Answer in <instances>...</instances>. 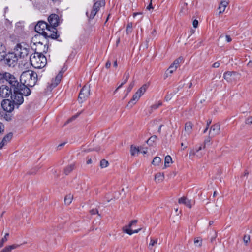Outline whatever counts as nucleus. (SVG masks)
Instances as JSON below:
<instances>
[{"label": "nucleus", "mask_w": 252, "mask_h": 252, "mask_svg": "<svg viewBox=\"0 0 252 252\" xmlns=\"http://www.w3.org/2000/svg\"><path fill=\"white\" fill-rule=\"evenodd\" d=\"M109 163L105 159H102L100 161V166L102 168H105L108 166Z\"/></svg>", "instance_id": "obj_36"}, {"label": "nucleus", "mask_w": 252, "mask_h": 252, "mask_svg": "<svg viewBox=\"0 0 252 252\" xmlns=\"http://www.w3.org/2000/svg\"><path fill=\"white\" fill-rule=\"evenodd\" d=\"M141 13H133V17H135L137 15H141Z\"/></svg>", "instance_id": "obj_61"}, {"label": "nucleus", "mask_w": 252, "mask_h": 252, "mask_svg": "<svg viewBox=\"0 0 252 252\" xmlns=\"http://www.w3.org/2000/svg\"><path fill=\"white\" fill-rule=\"evenodd\" d=\"M11 94V89H10L7 86L3 85L0 87V95L2 98L8 97Z\"/></svg>", "instance_id": "obj_15"}, {"label": "nucleus", "mask_w": 252, "mask_h": 252, "mask_svg": "<svg viewBox=\"0 0 252 252\" xmlns=\"http://www.w3.org/2000/svg\"><path fill=\"white\" fill-rule=\"evenodd\" d=\"M95 1L94 5L93 6V9L91 12L90 15H88V12H86V15L89 19H93L95 15L96 14L97 12L99 10V9L101 7L104 6L105 4L104 0H101L100 1H96L95 0H94Z\"/></svg>", "instance_id": "obj_8"}, {"label": "nucleus", "mask_w": 252, "mask_h": 252, "mask_svg": "<svg viewBox=\"0 0 252 252\" xmlns=\"http://www.w3.org/2000/svg\"><path fill=\"white\" fill-rule=\"evenodd\" d=\"M211 122H212V120H207V124H206V128L203 131V133H205L207 132V131L208 130V129L209 128V126L211 124Z\"/></svg>", "instance_id": "obj_44"}, {"label": "nucleus", "mask_w": 252, "mask_h": 252, "mask_svg": "<svg viewBox=\"0 0 252 252\" xmlns=\"http://www.w3.org/2000/svg\"><path fill=\"white\" fill-rule=\"evenodd\" d=\"M220 133V125L217 123L211 126L209 132V135L214 137Z\"/></svg>", "instance_id": "obj_14"}, {"label": "nucleus", "mask_w": 252, "mask_h": 252, "mask_svg": "<svg viewBox=\"0 0 252 252\" xmlns=\"http://www.w3.org/2000/svg\"><path fill=\"white\" fill-rule=\"evenodd\" d=\"M140 230H141V229H139L137 230L132 231L130 229L126 228V227H124L123 228V232L125 233H126L129 235H132L133 233H138Z\"/></svg>", "instance_id": "obj_23"}, {"label": "nucleus", "mask_w": 252, "mask_h": 252, "mask_svg": "<svg viewBox=\"0 0 252 252\" xmlns=\"http://www.w3.org/2000/svg\"><path fill=\"white\" fill-rule=\"evenodd\" d=\"M15 50L17 55H19L20 58L25 59V61L30 60L29 56V51L30 48L27 45L25 44L22 45L21 44H18L16 45Z\"/></svg>", "instance_id": "obj_4"}, {"label": "nucleus", "mask_w": 252, "mask_h": 252, "mask_svg": "<svg viewBox=\"0 0 252 252\" xmlns=\"http://www.w3.org/2000/svg\"><path fill=\"white\" fill-rule=\"evenodd\" d=\"M211 137H212L209 135V136L205 139L204 142L203 148H205L206 146H209L211 144Z\"/></svg>", "instance_id": "obj_28"}, {"label": "nucleus", "mask_w": 252, "mask_h": 252, "mask_svg": "<svg viewBox=\"0 0 252 252\" xmlns=\"http://www.w3.org/2000/svg\"><path fill=\"white\" fill-rule=\"evenodd\" d=\"M156 32V31L155 30H154L152 32L151 34L155 36Z\"/></svg>", "instance_id": "obj_62"}, {"label": "nucleus", "mask_w": 252, "mask_h": 252, "mask_svg": "<svg viewBox=\"0 0 252 252\" xmlns=\"http://www.w3.org/2000/svg\"><path fill=\"white\" fill-rule=\"evenodd\" d=\"M20 83L19 87L22 85L25 88L33 87L37 81V74L32 70H27L23 72L20 76Z\"/></svg>", "instance_id": "obj_1"}, {"label": "nucleus", "mask_w": 252, "mask_h": 252, "mask_svg": "<svg viewBox=\"0 0 252 252\" xmlns=\"http://www.w3.org/2000/svg\"><path fill=\"white\" fill-rule=\"evenodd\" d=\"M90 86L85 85L81 90L78 96V100L82 103L90 95Z\"/></svg>", "instance_id": "obj_12"}, {"label": "nucleus", "mask_w": 252, "mask_h": 252, "mask_svg": "<svg viewBox=\"0 0 252 252\" xmlns=\"http://www.w3.org/2000/svg\"><path fill=\"white\" fill-rule=\"evenodd\" d=\"M182 60H183V59H182V57H179L178 59H177L176 60H175L173 62V63H172L171 65H172L173 66H175V65L176 68H177L178 65H179V64L180 63V62H181Z\"/></svg>", "instance_id": "obj_35"}, {"label": "nucleus", "mask_w": 252, "mask_h": 252, "mask_svg": "<svg viewBox=\"0 0 252 252\" xmlns=\"http://www.w3.org/2000/svg\"><path fill=\"white\" fill-rule=\"evenodd\" d=\"M228 4V2L226 0L222 1L220 4L218 9L220 10L219 13H222L225 10L226 7Z\"/></svg>", "instance_id": "obj_19"}, {"label": "nucleus", "mask_w": 252, "mask_h": 252, "mask_svg": "<svg viewBox=\"0 0 252 252\" xmlns=\"http://www.w3.org/2000/svg\"><path fill=\"white\" fill-rule=\"evenodd\" d=\"M250 237L249 235H245L244 236V238H243V241L244 242L247 244L248 243V242L250 241Z\"/></svg>", "instance_id": "obj_48"}, {"label": "nucleus", "mask_w": 252, "mask_h": 252, "mask_svg": "<svg viewBox=\"0 0 252 252\" xmlns=\"http://www.w3.org/2000/svg\"><path fill=\"white\" fill-rule=\"evenodd\" d=\"M146 9L147 10H150V9H153V7L152 6V0H151V2H150V3L149 4V5L147 7Z\"/></svg>", "instance_id": "obj_54"}, {"label": "nucleus", "mask_w": 252, "mask_h": 252, "mask_svg": "<svg viewBox=\"0 0 252 252\" xmlns=\"http://www.w3.org/2000/svg\"><path fill=\"white\" fill-rule=\"evenodd\" d=\"M74 166V165L71 164V165L66 167L64 169V173L66 175H68L73 170Z\"/></svg>", "instance_id": "obj_32"}, {"label": "nucleus", "mask_w": 252, "mask_h": 252, "mask_svg": "<svg viewBox=\"0 0 252 252\" xmlns=\"http://www.w3.org/2000/svg\"><path fill=\"white\" fill-rule=\"evenodd\" d=\"M63 77V72L61 71L56 76L54 80H52V82L50 85V88L51 89L57 86L60 82L61 79Z\"/></svg>", "instance_id": "obj_17"}, {"label": "nucleus", "mask_w": 252, "mask_h": 252, "mask_svg": "<svg viewBox=\"0 0 252 252\" xmlns=\"http://www.w3.org/2000/svg\"><path fill=\"white\" fill-rule=\"evenodd\" d=\"M42 35L45 38H51L52 39H56L58 37L57 30L54 27H50L48 26Z\"/></svg>", "instance_id": "obj_11"}, {"label": "nucleus", "mask_w": 252, "mask_h": 252, "mask_svg": "<svg viewBox=\"0 0 252 252\" xmlns=\"http://www.w3.org/2000/svg\"><path fill=\"white\" fill-rule=\"evenodd\" d=\"M48 27V25L46 22L42 21H39L35 26V31L39 33L40 35H35L34 40L39 38Z\"/></svg>", "instance_id": "obj_9"}, {"label": "nucleus", "mask_w": 252, "mask_h": 252, "mask_svg": "<svg viewBox=\"0 0 252 252\" xmlns=\"http://www.w3.org/2000/svg\"><path fill=\"white\" fill-rule=\"evenodd\" d=\"M81 113V112H79V113H77L76 115L73 116L71 118H70L68 120V121H67V123H68L71 121H72L73 120H75L76 118H77L78 117V116Z\"/></svg>", "instance_id": "obj_41"}, {"label": "nucleus", "mask_w": 252, "mask_h": 252, "mask_svg": "<svg viewBox=\"0 0 252 252\" xmlns=\"http://www.w3.org/2000/svg\"><path fill=\"white\" fill-rule=\"evenodd\" d=\"M30 61L35 68H42L47 64L46 58L41 52H35L30 57Z\"/></svg>", "instance_id": "obj_3"}, {"label": "nucleus", "mask_w": 252, "mask_h": 252, "mask_svg": "<svg viewBox=\"0 0 252 252\" xmlns=\"http://www.w3.org/2000/svg\"><path fill=\"white\" fill-rule=\"evenodd\" d=\"M157 136H156V135L152 136L151 137H150L149 138V139L147 141V143L149 144H150V142H154L157 139Z\"/></svg>", "instance_id": "obj_43"}, {"label": "nucleus", "mask_w": 252, "mask_h": 252, "mask_svg": "<svg viewBox=\"0 0 252 252\" xmlns=\"http://www.w3.org/2000/svg\"><path fill=\"white\" fill-rule=\"evenodd\" d=\"M132 23H128L126 28V32L127 33L132 32Z\"/></svg>", "instance_id": "obj_40"}, {"label": "nucleus", "mask_w": 252, "mask_h": 252, "mask_svg": "<svg viewBox=\"0 0 252 252\" xmlns=\"http://www.w3.org/2000/svg\"><path fill=\"white\" fill-rule=\"evenodd\" d=\"M20 246V245L13 244L11 245H8L3 248L0 252H11L13 249H16Z\"/></svg>", "instance_id": "obj_20"}, {"label": "nucleus", "mask_w": 252, "mask_h": 252, "mask_svg": "<svg viewBox=\"0 0 252 252\" xmlns=\"http://www.w3.org/2000/svg\"><path fill=\"white\" fill-rule=\"evenodd\" d=\"M193 26L194 27V28H196L198 26V20H194V21H193Z\"/></svg>", "instance_id": "obj_51"}, {"label": "nucleus", "mask_w": 252, "mask_h": 252, "mask_svg": "<svg viewBox=\"0 0 252 252\" xmlns=\"http://www.w3.org/2000/svg\"><path fill=\"white\" fill-rule=\"evenodd\" d=\"M134 82H131L129 86L128 87V88H127V93H129L132 90V89L133 88V87H134Z\"/></svg>", "instance_id": "obj_45"}, {"label": "nucleus", "mask_w": 252, "mask_h": 252, "mask_svg": "<svg viewBox=\"0 0 252 252\" xmlns=\"http://www.w3.org/2000/svg\"><path fill=\"white\" fill-rule=\"evenodd\" d=\"M81 113V112H79V113H77L76 115L73 116L71 118H70L68 120V121H67V123H68L71 121H72L73 120H75L76 118H77L78 117V116Z\"/></svg>", "instance_id": "obj_42"}, {"label": "nucleus", "mask_w": 252, "mask_h": 252, "mask_svg": "<svg viewBox=\"0 0 252 252\" xmlns=\"http://www.w3.org/2000/svg\"><path fill=\"white\" fill-rule=\"evenodd\" d=\"M9 236V233H7L5 234L4 237H3L0 241V248H1L4 243L7 241V237Z\"/></svg>", "instance_id": "obj_33"}, {"label": "nucleus", "mask_w": 252, "mask_h": 252, "mask_svg": "<svg viewBox=\"0 0 252 252\" xmlns=\"http://www.w3.org/2000/svg\"><path fill=\"white\" fill-rule=\"evenodd\" d=\"M4 126L3 124L0 122V135L4 132Z\"/></svg>", "instance_id": "obj_50"}, {"label": "nucleus", "mask_w": 252, "mask_h": 252, "mask_svg": "<svg viewBox=\"0 0 252 252\" xmlns=\"http://www.w3.org/2000/svg\"><path fill=\"white\" fill-rule=\"evenodd\" d=\"M73 199V195L68 194L65 197L64 202L66 204L69 205L72 202Z\"/></svg>", "instance_id": "obj_27"}, {"label": "nucleus", "mask_w": 252, "mask_h": 252, "mask_svg": "<svg viewBox=\"0 0 252 252\" xmlns=\"http://www.w3.org/2000/svg\"><path fill=\"white\" fill-rule=\"evenodd\" d=\"M164 176L163 173H158L155 176V180L157 183H160L164 180Z\"/></svg>", "instance_id": "obj_21"}, {"label": "nucleus", "mask_w": 252, "mask_h": 252, "mask_svg": "<svg viewBox=\"0 0 252 252\" xmlns=\"http://www.w3.org/2000/svg\"><path fill=\"white\" fill-rule=\"evenodd\" d=\"M158 238H156L155 239H151L150 243L149 244V248L150 249L151 248V247L155 246L156 244L158 243Z\"/></svg>", "instance_id": "obj_39"}, {"label": "nucleus", "mask_w": 252, "mask_h": 252, "mask_svg": "<svg viewBox=\"0 0 252 252\" xmlns=\"http://www.w3.org/2000/svg\"><path fill=\"white\" fill-rule=\"evenodd\" d=\"M48 21L52 26V27L55 28L59 24V17L57 14H52L48 17Z\"/></svg>", "instance_id": "obj_16"}, {"label": "nucleus", "mask_w": 252, "mask_h": 252, "mask_svg": "<svg viewBox=\"0 0 252 252\" xmlns=\"http://www.w3.org/2000/svg\"><path fill=\"white\" fill-rule=\"evenodd\" d=\"M171 97H172V94H168L165 96V100H166V101H168V100H170V99H171Z\"/></svg>", "instance_id": "obj_52"}, {"label": "nucleus", "mask_w": 252, "mask_h": 252, "mask_svg": "<svg viewBox=\"0 0 252 252\" xmlns=\"http://www.w3.org/2000/svg\"><path fill=\"white\" fill-rule=\"evenodd\" d=\"M226 41L228 42H229L231 41V40H232V39L231 38V37L229 35H226Z\"/></svg>", "instance_id": "obj_58"}, {"label": "nucleus", "mask_w": 252, "mask_h": 252, "mask_svg": "<svg viewBox=\"0 0 252 252\" xmlns=\"http://www.w3.org/2000/svg\"><path fill=\"white\" fill-rule=\"evenodd\" d=\"M137 222V220H132L130 223L127 226H125V227H126V228H129L130 229V228H131L132 227V226L134 224H136Z\"/></svg>", "instance_id": "obj_46"}, {"label": "nucleus", "mask_w": 252, "mask_h": 252, "mask_svg": "<svg viewBox=\"0 0 252 252\" xmlns=\"http://www.w3.org/2000/svg\"><path fill=\"white\" fill-rule=\"evenodd\" d=\"M113 65L114 67H116L117 66V61H115Z\"/></svg>", "instance_id": "obj_63"}, {"label": "nucleus", "mask_w": 252, "mask_h": 252, "mask_svg": "<svg viewBox=\"0 0 252 252\" xmlns=\"http://www.w3.org/2000/svg\"><path fill=\"white\" fill-rule=\"evenodd\" d=\"M193 124L190 122H188L185 124L184 131L182 132L181 138L186 139L192 132Z\"/></svg>", "instance_id": "obj_13"}, {"label": "nucleus", "mask_w": 252, "mask_h": 252, "mask_svg": "<svg viewBox=\"0 0 252 252\" xmlns=\"http://www.w3.org/2000/svg\"><path fill=\"white\" fill-rule=\"evenodd\" d=\"M111 63L110 61H108L106 63L105 66L107 68H109L111 66Z\"/></svg>", "instance_id": "obj_55"}, {"label": "nucleus", "mask_w": 252, "mask_h": 252, "mask_svg": "<svg viewBox=\"0 0 252 252\" xmlns=\"http://www.w3.org/2000/svg\"><path fill=\"white\" fill-rule=\"evenodd\" d=\"M162 126H163V125H161L159 126V128H158V132L160 133V132H161V127H162Z\"/></svg>", "instance_id": "obj_59"}, {"label": "nucleus", "mask_w": 252, "mask_h": 252, "mask_svg": "<svg viewBox=\"0 0 252 252\" xmlns=\"http://www.w3.org/2000/svg\"><path fill=\"white\" fill-rule=\"evenodd\" d=\"M5 54V46L0 44V61L4 59Z\"/></svg>", "instance_id": "obj_22"}, {"label": "nucleus", "mask_w": 252, "mask_h": 252, "mask_svg": "<svg viewBox=\"0 0 252 252\" xmlns=\"http://www.w3.org/2000/svg\"><path fill=\"white\" fill-rule=\"evenodd\" d=\"M92 159H88V160H87V163L88 164H91V163H92Z\"/></svg>", "instance_id": "obj_60"}, {"label": "nucleus", "mask_w": 252, "mask_h": 252, "mask_svg": "<svg viewBox=\"0 0 252 252\" xmlns=\"http://www.w3.org/2000/svg\"><path fill=\"white\" fill-rule=\"evenodd\" d=\"M245 123L246 124H252V117H250L246 119Z\"/></svg>", "instance_id": "obj_49"}, {"label": "nucleus", "mask_w": 252, "mask_h": 252, "mask_svg": "<svg viewBox=\"0 0 252 252\" xmlns=\"http://www.w3.org/2000/svg\"><path fill=\"white\" fill-rule=\"evenodd\" d=\"M194 243L196 247H200L202 244V239L200 237H197L194 239Z\"/></svg>", "instance_id": "obj_26"}, {"label": "nucleus", "mask_w": 252, "mask_h": 252, "mask_svg": "<svg viewBox=\"0 0 252 252\" xmlns=\"http://www.w3.org/2000/svg\"><path fill=\"white\" fill-rule=\"evenodd\" d=\"M232 73L233 72H227L224 73L223 78L227 81H230L231 80V77L232 76Z\"/></svg>", "instance_id": "obj_34"}, {"label": "nucleus", "mask_w": 252, "mask_h": 252, "mask_svg": "<svg viewBox=\"0 0 252 252\" xmlns=\"http://www.w3.org/2000/svg\"><path fill=\"white\" fill-rule=\"evenodd\" d=\"M172 162V158L171 157L167 155L165 158V160H164V167L165 168L168 167L169 165V164Z\"/></svg>", "instance_id": "obj_25"}, {"label": "nucleus", "mask_w": 252, "mask_h": 252, "mask_svg": "<svg viewBox=\"0 0 252 252\" xmlns=\"http://www.w3.org/2000/svg\"><path fill=\"white\" fill-rule=\"evenodd\" d=\"M162 105V102L161 101H159L158 104H153L151 106V113L153 110L157 109L158 107Z\"/></svg>", "instance_id": "obj_37"}, {"label": "nucleus", "mask_w": 252, "mask_h": 252, "mask_svg": "<svg viewBox=\"0 0 252 252\" xmlns=\"http://www.w3.org/2000/svg\"><path fill=\"white\" fill-rule=\"evenodd\" d=\"M177 68L175 66H173L172 65H171L170 67L168 68V69L167 70L165 74L168 75V73H170V74H172L173 72H174Z\"/></svg>", "instance_id": "obj_31"}, {"label": "nucleus", "mask_w": 252, "mask_h": 252, "mask_svg": "<svg viewBox=\"0 0 252 252\" xmlns=\"http://www.w3.org/2000/svg\"><path fill=\"white\" fill-rule=\"evenodd\" d=\"M140 151V150L139 149V148H137L135 146H134L133 145H131L130 147V153L131 155L132 156H134L136 154V153H138Z\"/></svg>", "instance_id": "obj_24"}, {"label": "nucleus", "mask_w": 252, "mask_h": 252, "mask_svg": "<svg viewBox=\"0 0 252 252\" xmlns=\"http://www.w3.org/2000/svg\"><path fill=\"white\" fill-rule=\"evenodd\" d=\"M35 45H36L37 46H39V47H43V52H45L46 53L47 50V48L48 47H46V44H45L43 46V42H40V41H39V42H36V43H34Z\"/></svg>", "instance_id": "obj_29"}, {"label": "nucleus", "mask_w": 252, "mask_h": 252, "mask_svg": "<svg viewBox=\"0 0 252 252\" xmlns=\"http://www.w3.org/2000/svg\"><path fill=\"white\" fill-rule=\"evenodd\" d=\"M126 78H125L124 81L119 85V87H122L123 85L125 84L128 80L129 78V74L128 72H126L125 74Z\"/></svg>", "instance_id": "obj_38"}, {"label": "nucleus", "mask_w": 252, "mask_h": 252, "mask_svg": "<svg viewBox=\"0 0 252 252\" xmlns=\"http://www.w3.org/2000/svg\"><path fill=\"white\" fill-rule=\"evenodd\" d=\"M1 107L3 110L7 112H12L16 106L15 103L11 99L3 100L1 103Z\"/></svg>", "instance_id": "obj_10"}, {"label": "nucleus", "mask_w": 252, "mask_h": 252, "mask_svg": "<svg viewBox=\"0 0 252 252\" xmlns=\"http://www.w3.org/2000/svg\"><path fill=\"white\" fill-rule=\"evenodd\" d=\"M4 81H6L9 83L11 88L13 90L18 89V88L19 87L20 83L18 81L17 78H16L13 75H12L8 72H4L2 78V81L1 82L3 83Z\"/></svg>", "instance_id": "obj_5"}, {"label": "nucleus", "mask_w": 252, "mask_h": 252, "mask_svg": "<svg viewBox=\"0 0 252 252\" xmlns=\"http://www.w3.org/2000/svg\"><path fill=\"white\" fill-rule=\"evenodd\" d=\"M3 60L5 63L8 66L14 67L17 63L18 57L17 54L15 53H8L5 54Z\"/></svg>", "instance_id": "obj_7"}, {"label": "nucleus", "mask_w": 252, "mask_h": 252, "mask_svg": "<svg viewBox=\"0 0 252 252\" xmlns=\"http://www.w3.org/2000/svg\"><path fill=\"white\" fill-rule=\"evenodd\" d=\"M4 73V72H0V82L2 81V78L3 76V74Z\"/></svg>", "instance_id": "obj_57"}, {"label": "nucleus", "mask_w": 252, "mask_h": 252, "mask_svg": "<svg viewBox=\"0 0 252 252\" xmlns=\"http://www.w3.org/2000/svg\"><path fill=\"white\" fill-rule=\"evenodd\" d=\"M90 213L92 215H94L95 214H98V215L100 216V214H99L98 211L97 209H93L90 211Z\"/></svg>", "instance_id": "obj_47"}, {"label": "nucleus", "mask_w": 252, "mask_h": 252, "mask_svg": "<svg viewBox=\"0 0 252 252\" xmlns=\"http://www.w3.org/2000/svg\"><path fill=\"white\" fill-rule=\"evenodd\" d=\"M161 159L158 157H156L154 158L152 161V164L154 165H158L161 162Z\"/></svg>", "instance_id": "obj_30"}, {"label": "nucleus", "mask_w": 252, "mask_h": 252, "mask_svg": "<svg viewBox=\"0 0 252 252\" xmlns=\"http://www.w3.org/2000/svg\"><path fill=\"white\" fill-rule=\"evenodd\" d=\"M148 86L147 84H144L142 85L133 95L132 99L129 101L128 104L127 105V107H128L129 105H130V107H131L133 105L135 104V101H137L144 94L147 89L148 88Z\"/></svg>", "instance_id": "obj_6"}, {"label": "nucleus", "mask_w": 252, "mask_h": 252, "mask_svg": "<svg viewBox=\"0 0 252 252\" xmlns=\"http://www.w3.org/2000/svg\"><path fill=\"white\" fill-rule=\"evenodd\" d=\"M22 88L19 87L18 89H14L13 93L11 94V99L13 101L17 108L23 103V95L28 96L31 94L29 88H25L22 85Z\"/></svg>", "instance_id": "obj_2"}, {"label": "nucleus", "mask_w": 252, "mask_h": 252, "mask_svg": "<svg viewBox=\"0 0 252 252\" xmlns=\"http://www.w3.org/2000/svg\"><path fill=\"white\" fill-rule=\"evenodd\" d=\"M178 202L180 204H184L186 206L189 208H191V200L188 199L185 197H183L179 199Z\"/></svg>", "instance_id": "obj_18"}, {"label": "nucleus", "mask_w": 252, "mask_h": 252, "mask_svg": "<svg viewBox=\"0 0 252 252\" xmlns=\"http://www.w3.org/2000/svg\"><path fill=\"white\" fill-rule=\"evenodd\" d=\"M140 151L143 154H145L147 153V150L146 148H143L142 149L140 150Z\"/></svg>", "instance_id": "obj_56"}, {"label": "nucleus", "mask_w": 252, "mask_h": 252, "mask_svg": "<svg viewBox=\"0 0 252 252\" xmlns=\"http://www.w3.org/2000/svg\"><path fill=\"white\" fill-rule=\"evenodd\" d=\"M220 63L219 62H215L213 64V67H214V68H218L220 66Z\"/></svg>", "instance_id": "obj_53"}, {"label": "nucleus", "mask_w": 252, "mask_h": 252, "mask_svg": "<svg viewBox=\"0 0 252 252\" xmlns=\"http://www.w3.org/2000/svg\"><path fill=\"white\" fill-rule=\"evenodd\" d=\"M248 65L250 66H252V62H249L248 63Z\"/></svg>", "instance_id": "obj_64"}]
</instances>
